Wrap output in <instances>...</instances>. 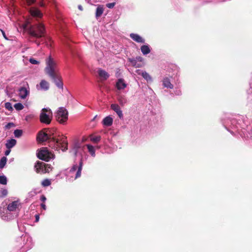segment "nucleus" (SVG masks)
Here are the masks:
<instances>
[{
  "mask_svg": "<svg viewBox=\"0 0 252 252\" xmlns=\"http://www.w3.org/2000/svg\"><path fill=\"white\" fill-rule=\"evenodd\" d=\"M46 67L45 68V73L50 77L60 73V69L58 67L56 61L51 57L49 56L45 60Z\"/></svg>",
  "mask_w": 252,
  "mask_h": 252,
  "instance_id": "nucleus-1",
  "label": "nucleus"
},
{
  "mask_svg": "<svg viewBox=\"0 0 252 252\" xmlns=\"http://www.w3.org/2000/svg\"><path fill=\"white\" fill-rule=\"evenodd\" d=\"M53 118V113L49 108H44L41 109L39 114V120L41 123L49 125Z\"/></svg>",
  "mask_w": 252,
  "mask_h": 252,
  "instance_id": "nucleus-2",
  "label": "nucleus"
},
{
  "mask_svg": "<svg viewBox=\"0 0 252 252\" xmlns=\"http://www.w3.org/2000/svg\"><path fill=\"white\" fill-rule=\"evenodd\" d=\"M45 32L44 26L39 23L35 26L31 27L29 29V33L36 38H40L43 36Z\"/></svg>",
  "mask_w": 252,
  "mask_h": 252,
  "instance_id": "nucleus-3",
  "label": "nucleus"
},
{
  "mask_svg": "<svg viewBox=\"0 0 252 252\" xmlns=\"http://www.w3.org/2000/svg\"><path fill=\"white\" fill-rule=\"evenodd\" d=\"M56 118L58 122L64 124L68 119V112L63 107H60L56 113Z\"/></svg>",
  "mask_w": 252,
  "mask_h": 252,
  "instance_id": "nucleus-4",
  "label": "nucleus"
},
{
  "mask_svg": "<svg viewBox=\"0 0 252 252\" xmlns=\"http://www.w3.org/2000/svg\"><path fill=\"white\" fill-rule=\"evenodd\" d=\"M38 158L42 160L48 161L54 158V155L47 148H42L37 154Z\"/></svg>",
  "mask_w": 252,
  "mask_h": 252,
  "instance_id": "nucleus-5",
  "label": "nucleus"
},
{
  "mask_svg": "<svg viewBox=\"0 0 252 252\" xmlns=\"http://www.w3.org/2000/svg\"><path fill=\"white\" fill-rule=\"evenodd\" d=\"M83 167V162L82 160L80 161L79 165H74L70 169L69 173L71 176L75 174L74 179H76L81 176V171Z\"/></svg>",
  "mask_w": 252,
  "mask_h": 252,
  "instance_id": "nucleus-6",
  "label": "nucleus"
},
{
  "mask_svg": "<svg viewBox=\"0 0 252 252\" xmlns=\"http://www.w3.org/2000/svg\"><path fill=\"white\" fill-rule=\"evenodd\" d=\"M54 142H56V146L55 148L58 149L61 148L63 151H64L67 150V141L66 137H62L57 139H55Z\"/></svg>",
  "mask_w": 252,
  "mask_h": 252,
  "instance_id": "nucleus-7",
  "label": "nucleus"
},
{
  "mask_svg": "<svg viewBox=\"0 0 252 252\" xmlns=\"http://www.w3.org/2000/svg\"><path fill=\"white\" fill-rule=\"evenodd\" d=\"M7 208L9 212H17L21 209V204L19 200L13 201L8 204Z\"/></svg>",
  "mask_w": 252,
  "mask_h": 252,
  "instance_id": "nucleus-8",
  "label": "nucleus"
},
{
  "mask_svg": "<svg viewBox=\"0 0 252 252\" xmlns=\"http://www.w3.org/2000/svg\"><path fill=\"white\" fill-rule=\"evenodd\" d=\"M53 79L56 85L60 89H63V83L60 73L50 77Z\"/></svg>",
  "mask_w": 252,
  "mask_h": 252,
  "instance_id": "nucleus-9",
  "label": "nucleus"
},
{
  "mask_svg": "<svg viewBox=\"0 0 252 252\" xmlns=\"http://www.w3.org/2000/svg\"><path fill=\"white\" fill-rule=\"evenodd\" d=\"M38 91H46L49 89V83L45 80H42L39 84L36 85Z\"/></svg>",
  "mask_w": 252,
  "mask_h": 252,
  "instance_id": "nucleus-10",
  "label": "nucleus"
},
{
  "mask_svg": "<svg viewBox=\"0 0 252 252\" xmlns=\"http://www.w3.org/2000/svg\"><path fill=\"white\" fill-rule=\"evenodd\" d=\"M31 15L35 18H41L42 13L36 7H32L29 9Z\"/></svg>",
  "mask_w": 252,
  "mask_h": 252,
  "instance_id": "nucleus-11",
  "label": "nucleus"
},
{
  "mask_svg": "<svg viewBox=\"0 0 252 252\" xmlns=\"http://www.w3.org/2000/svg\"><path fill=\"white\" fill-rule=\"evenodd\" d=\"M111 108L117 113L120 118L123 117L122 111L118 104H112L111 105Z\"/></svg>",
  "mask_w": 252,
  "mask_h": 252,
  "instance_id": "nucleus-12",
  "label": "nucleus"
},
{
  "mask_svg": "<svg viewBox=\"0 0 252 252\" xmlns=\"http://www.w3.org/2000/svg\"><path fill=\"white\" fill-rule=\"evenodd\" d=\"M127 86V84L126 83L123 79H119L116 84L117 89L119 90H123L125 89Z\"/></svg>",
  "mask_w": 252,
  "mask_h": 252,
  "instance_id": "nucleus-13",
  "label": "nucleus"
},
{
  "mask_svg": "<svg viewBox=\"0 0 252 252\" xmlns=\"http://www.w3.org/2000/svg\"><path fill=\"white\" fill-rule=\"evenodd\" d=\"M136 72L138 74L141 75L147 81L151 82L152 81L151 76L147 72L140 69H137Z\"/></svg>",
  "mask_w": 252,
  "mask_h": 252,
  "instance_id": "nucleus-14",
  "label": "nucleus"
},
{
  "mask_svg": "<svg viewBox=\"0 0 252 252\" xmlns=\"http://www.w3.org/2000/svg\"><path fill=\"white\" fill-rule=\"evenodd\" d=\"M130 37L134 41L138 43H144L145 41V39L136 33H131Z\"/></svg>",
  "mask_w": 252,
  "mask_h": 252,
  "instance_id": "nucleus-15",
  "label": "nucleus"
},
{
  "mask_svg": "<svg viewBox=\"0 0 252 252\" xmlns=\"http://www.w3.org/2000/svg\"><path fill=\"white\" fill-rule=\"evenodd\" d=\"M44 164L45 163L42 161H37L34 166L36 172L43 173Z\"/></svg>",
  "mask_w": 252,
  "mask_h": 252,
  "instance_id": "nucleus-16",
  "label": "nucleus"
},
{
  "mask_svg": "<svg viewBox=\"0 0 252 252\" xmlns=\"http://www.w3.org/2000/svg\"><path fill=\"white\" fill-rule=\"evenodd\" d=\"M97 72L100 79L102 80H106L109 77V74L101 69H99Z\"/></svg>",
  "mask_w": 252,
  "mask_h": 252,
  "instance_id": "nucleus-17",
  "label": "nucleus"
},
{
  "mask_svg": "<svg viewBox=\"0 0 252 252\" xmlns=\"http://www.w3.org/2000/svg\"><path fill=\"white\" fill-rule=\"evenodd\" d=\"M113 121V118L111 116H108L104 118L102 124L106 126H109L112 125Z\"/></svg>",
  "mask_w": 252,
  "mask_h": 252,
  "instance_id": "nucleus-18",
  "label": "nucleus"
},
{
  "mask_svg": "<svg viewBox=\"0 0 252 252\" xmlns=\"http://www.w3.org/2000/svg\"><path fill=\"white\" fill-rule=\"evenodd\" d=\"M162 85L167 88L172 89L173 88V85L170 82V78L167 77L163 78Z\"/></svg>",
  "mask_w": 252,
  "mask_h": 252,
  "instance_id": "nucleus-19",
  "label": "nucleus"
},
{
  "mask_svg": "<svg viewBox=\"0 0 252 252\" xmlns=\"http://www.w3.org/2000/svg\"><path fill=\"white\" fill-rule=\"evenodd\" d=\"M29 94V91L26 88H21L19 90V95L21 98H25Z\"/></svg>",
  "mask_w": 252,
  "mask_h": 252,
  "instance_id": "nucleus-20",
  "label": "nucleus"
},
{
  "mask_svg": "<svg viewBox=\"0 0 252 252\" xmlns=\"http://www.w3.org/2000/svg\"><path fill=\"white\" fill-rule=\"evenodd\" d=\"M48 138V136L47 134L42 131L40 132L37 136V139L40 142L46 141Z\"/></svg>",
  "mask_w": 252,
  "mask_h": 252,
  "instance_id": "nucleus-21",
  "label": "nucleus"
},
{
  "mask_svg": "<svg viewBox=\"0 0 252 252\" xmlns=\"http://www.w3.org/2000/svg\"><path fill=\"white\" fill-rule=\"evenodd\" d=\"M141 51L144 55H146L151 52L150 47L148 45H143L141 47Z\"/></svg>",
  "mask_w": 252,
  "mask_h": 252,
  "instance_id": "nucleus-22",
  "label": "nucleus"
},
{
  "mask_svg": "<svg viewBox=\"0 0 252 252\" xmlns=\"http://www.w3.org/2000/svg\"><path fill=\"white\" fill-rule=\"evenodd\" d=\"M104 11V7L103 5H98L96 8L95 12V17L96 18L101 16Z\"/></svg>",
  "mask_w": 252,
  "mask_h": 252,
  "instance_id": "nucleus-23",
  "label": "nucleus"
},
{
  "mask_svg": "<svg viewBox=\"0 0 252 252\" xmlns=\"http://www.w3.org/2000/svg\"><path fill=\"white\" fill-rule=\"evenodd\" d=\"M117 99L120 105L123 106L127 102V100L125 96L123 95L118 94Z\"/></svg>",
  "mask_w": 252,
  "mask_h": 252,
  "instance_id": "nucleus-24",
  "label": "nucleus"
},
{
  "mask_svg": "<svg viewBox=\"0 0 252 252\" xmlns=\"http://www.w3.org/2000/svg\"><path fill=\"white\" fill-rule=\"evenodd\" d=\"M16 144V140L14 139H11L8 140L6 143V147L7 149H10L13 147Z\"/></svg>",
  "mask_w": 252,
  "mask_h": 252,
  "instance_id": "nucleus-25",
  "label": "nucleus"
},
{
  "mask_svg": "<svg viewBox=\"0 0 252 252\" xmlns=\"http://www.w3.org/2000/svg\"><path fill=\"white\" fill-rule=\"evenodd\" d=\"M128 61L131 63V65L136 67H140L142 64L138 63L135 59H128Z\"/></svg>",
  "mask_w": 252,
  "mask_h": 252,
  "instance_id": "nucleus-26",
  "label": "nucleus"
},
{
  "mask_svg": "<svg viewBox=\"0 0 252 252\" xmlns=\"http://www.w3.org/2000/svg\"><path fill=\"white\" fill-rule=\"evenodd\" d=\"M30 22H31L29 20H27L25 23L21 24L18 23V24L20 28H21L24 30L26 31L28 30V25Z\"/></svg>",
  "mask_w": 252,
  "mask_h": 252,
  "instance_id": "nucleus-27",
  "label": "nucleus"
},
{
  "mask_svg": "<svg viewBox=\"0 0 252 252\" xmlns=\"http://www.w3.org/2000/svg\"><path fill=\"white\" fill-rule=\"evenodd\" d=\"M52 166L51 165L45 163L44 168H43V173H48L52 170Z\"/></svg>",
  "mask_w": 252,
  "mask_h": 252,
  "instance_id": "nucleus-28",
  "label": "nucleus"
},
{
  "mask_svg": "<svg viewBox=\"0 0 252 252\" xmlns=\"http://www.w3.org/2000/svg\"><path fill=\"white\" fill-rule=\"evenodd\" d=\"M87 148H88V151L90 152V153L91 154V155L92 156L94 157L95 156V150H94V147L93 146L88 145Z\"/></svg>",
  "mask_w": 252,
  "mask_h": 252,
  "instance_id": "nucleus-29",
  "label": "nucleus"
},
{
  "mask_svg": "<svg viewBox=\"0 0 252 252\" xmlns=\"http://www.w3.org/2000/svg\"><path fill=\"white\" fill-rule=\"evenodd\" d=\"M7 158L6 157H2L0 160V168L2 169L4 167L6 163Z\"/></svg>",
  "mask_w": 252,
  "mask_h": 252,
  "instance_id": "nucleus-30",
  "label": "nucleus"
},
{
  "mask_svg": "<svg viewBox=\"0 0 252 252\" xmlns=\"http://www.w3.org/2000/svg\"><path fill=\"white\" fill-rule=\"evenodd\" d=\"M90 139L93 142L97 143L100 140V136L92 135L90 137Z\"/></svg>",
  "mask_w": 252,
  "mask_h": 252,
  "instance_id": "nucleus-31",
  "label": "nucleus"
},
{
  "mask_svg": "<svg viewBox=\"0 0 252 252\" xmlns=\"http://www.w3.org/2000/svg\"><path fill=\"white\" fill-rule=\"evenodd\" d=\"M7 183V178L4 176H0V184L2 185H6Z\"/></svg>",
  "mask_w": 252,
  "mask_h": 252,
  "instance_id": "nucleus-32",
  "label": "nucleus"
},
{
  "mask_svg": "<svg viewBox=\"0 0 252 252\" xmlns=\"http://www.w3.org/2000/svg\"><path fill=\"white\" fill-rule=\"evenodd\" d=\"M41 184L44 187H48L51 185V182L48 179H45L42 182Z\"/></svg>",
  "mask_w": 252,
  "mask_h": 252,
  "instance_id": "nucleus-33",
  "label": "nucleus"
},
{
  "mask_svg": "<svg viewBox=\"0 0 252 252\" xmlns=\"http://www.w3.org/2000/svg\"><path fill=\"white\" fill-rule=\"evenodd\" d=\"M14 106V108L17 110H21L24 108L23 105L20 103H16Z\"/></svg>",
  "mask_w": 252,
  "mask_h": 252,
  "instance_id": "nucleus-34",
  "label": "nucleus"
},
{
  "mask_svg": "<svg viewBox=\"0 0 252 252\" xmlns=\"http://www.w3.org/2000/svg\"><path fill=\"white\" fill-rule=\"evenodd\" d=\"M14 133L15 137H19L22 134V131L20 129H16L14 131Z\"/></svg>",
  "mask_w": 252,
  "mask_h": 252,
  "instance_id": "nucleus-35",
  "label": "nucleus"
},
{
  "mask_svg": "<svg viewBox=\"0 0 252 252\" xmlns=\"http://www.w3.org/2000/svg\"><path fill=\"white\" fill-rule=\"evenodd\" d=\"M135 59L137 61V62H139V63L140 64H142V66L144 64V59L141 57H137Z\"/></svg>",
  "mask_w": 252,
  "mask_h": 252,
  "instance_id": "nucleus-36",
  "label": "nucleus"
},
{
  "mask_svg": "<svg viewBox=\"0 0 252 252\" xmlns=\"http://www.w3.org/2000/svg\"><path fill=\"white\" fill-rule=\"evenodd\" d=\"M5 107L8 110L12 109V107L10 103L6 102L5 103Z\"/></svg>",
  "mask_w": 252,
  "mask_h": 252,
  "instance_id": "nucleus-37",
  "label": "nucleus"
},
{
  "mask_svg": "<svg viewBox=\"0 0 252 252\" xmlns=\"http://www.w3.org/2000/svg\"><path fill=\"white\" fill-rule=\"evenodd\" d=\"M1 218L2 220H7V221L9 220L12 218L11 216L10 217H8V216L5 215L4 214L3 215L1 214Z\"/></svg>",
  "mask_w": 252,
  "mask_h": 252,
  "instance_id": "nucleus-38",
  "label": "nucleus"
},
{
  "mask_svg": "<svg viewBox=\"0 0 252 252\" xmlns=\"http://www.w3.org/2000/svg\"><path fill=\"white\" fill-rule=\"evenodd\" d=\"M29 61L32 64H37L39 63V62L33 58H31Z\"/></svg>",
  "mask_w": 252,
  "mask_h": 252,
  "instance_id": "nucleus-39",
  "label": "nucleus"
},
{
  "mask_svg": "<svg viewBox=\"0 0 252 252\" xmlns=\"http://www.w3.org/2000/svg\"><path fill=\"white\" fill-rule=\"evenodd\" d=\"M115 2L109 3L106 4V6L109 8H112L115 5Z\"/></svg>",
  "mask_w": 252,
  "mask_h": 252,
  "instance_id": "nucleus-40",
  "label": "nucleus"
},
{
  "mask_svg": "<svg viewBox=\"0 0 252 252\" xmlns=\"http://www.w3.org/2000/svg\"><path fill=\"white\" fill-rule=\"evenodd\" d=\"M34 118V115L33 114H30V115H27L26 117V121H29L31 119H32Z\"/></svg>",
  "mask_w": 252,
  "mask_h": 252,
  "instance_id": "nucleus-41",
  "label": "nucleus"
},
{
  "mask_svg": "<svg viewBox=\"0 0 252 252\" xmlns=\"http://www.w3.org/2000/svg\"><path fill=\"white\" fill-rule=\"evenodd\" d=\"M7 190L5 189H3L1 190V194L2 196H5L7 194Z\"/></svg>",
  "mask_w": 252,
  "mask_h": 252,
  "instance_id": "nucleus-42",
  "label": "nucleus"
},
{
  "mask_svg": "<svg viewBox=\"0 0 252 252\" xmlns=\"http://www.w3.org/2000/svg\"><path fill=\"white\" fill-rule=\"evenodd\" d=\"M26 1L28 5H31L35 1V0H26Z\"/></svg>",
  "mask_w": 252,
  "mask_h": 252,
  "instance_id": "nucleus-43",
  "label": "nucleus"
},
{
  "mask_svg": "<svg viewBox=\"0 0 252 252\" xmlns=\"http://www.w3.org/2000/svg\"><path fill=\"white\" fill-rule=\"evenodd\" d=\"M0 31L2 34V35L3 36V37L6 39V40H8V38L6 37V35H5V33L2 30H0Z\"/></svg>",
  "mask_w": 252,
  "mask_h": 252,
  "instance_id": "nucleus-44",
  "label": "nucleus"
},
{
  "mask_svg": "<svg viewBox=\"0 0 252 252\" xmlns=\"http://www.w3.org/2000/svg\"><path fill=\"white\" fill-rule=\"evenodd\" d=\"M40 200L42 202H44L46 201V197L44 195H42L41 196V197H40Z\"/></svg>",
  "mask_w": 252,
  "mask_h": 252,
  "instance_id": "nucleus-45",
  "label": "nucleus"
},
{
  "mask_svg": "<svg viewBox=\"0 0 252 252\" xmlns=\"http://www.w3.org/2000/svg\"><path fill=\"white\" fill-rule=\"evenodd\" d=\"M10 153V149H8L5 152V155L8 156Z\"/></svg>",
  "mask_w": 252,
  "mask_h": 252,
  "instance_id": "nucleus-46",
  "label": "nucleus"
},
{
  "mask_svg": "<svg viewBox=\"0 0 252 252\" xmlns=\"http://www.w3.org/2000/svg\"><path fill=\"white\" fill-rule=\"evenodd\" d=\"M41 206L42 208L43 209L46 210V205L44 203H42L41 204Z\"/></svg>",
  "mask_w": 252,
  "mask_h": 252,
  "instance_id": "nucleus-47",
  "label": "nucleus"
},
{
  "mask_svg": "<svg viewBox=\"0 0 252 252\" xmlns=\"http://www.w3.org/2000/svg\"><path fill=\"white\" fill-rule=\"evenodd\" d=\"M39 5L41 7H44L45 6V4L44 3H43V2L41 1L39 3Z\"/></svg>",
  "mask_w": 252,
  "mask_h": 252,
  "instance_id": "nucleus-48",
  "label": "nucleus"
},
{
  "mask_svg": "<svg viewBox=\"0 0 252 252\" xmlns=\"http://www.w3.org/2000/svg\"><path fill=\"white\" fill-rule=\"evenodd\" d=\"M36 221L37 222L39 220V217L38 215H36Z\"/></svg>",
  "mask_w": 252,
  "mask_h": 252,
  "instance_id": "nucleus-49",
  "label": "nucleus"
},
{
  "mask_svg": "<svg viewBox=\"0 0 252 252\" xmlns=\"http://www.w3.org/2000/svg\"><path fill=\"white\" fill-rule=\"evenodd\" d=\"M79 8L80 9H81V6H79Z\"/></svg>",
  "mask_w": 252,
  "mask_h": 252,
  "instance_id": "nucleus-50",
  "label": "nucleus"
}]
</instances>
